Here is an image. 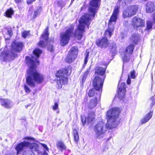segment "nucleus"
<instances>
[{
  "instance_id": "1",
  "label": "nucleus",
  "mask_w": 155,
  "mask_h": 155,
  "mask_svg": "<svg viewBox=\"0 0 155 155\" xmlns=\"http://www.w3.org/2000/svg\"><path fill=\"white\" fill-rule=\"evenodd\" d=\"M33 54L35 58L31 56L30 57L26 56V60L27 63L29 65L30 68L27 70L28 76L26 78V82L30 87H34L35 86V81L38 83H41L44 80L43 76L39 73L36 70L35 63L39 64V61L38 58L42 51L38 49H35L33 51Z\"/></svg>"
},
{
  "instance_id": "2",
  "label": "nucleus",
  "mask_w": 155,
  "mask_h": 155,
  "mask_svg": "<svg viewBox=\"0 0 155 155\" xmlns=\"http://www.w3.org/2000/svg\"><path fill=\"white\" fill-rule=\"evenodd\" d=\"M101 0H91L90 2V7L89 8V14L83 15L79 20V24L77 27V29L74 34L75 37L78 40H80L84 31V28L87 26L88 28L91 20L94 18L98 8L100 4Z\"/></svg>"
},
{
  "instance_id": "3",
  "label": "nucleus",
  "mask_w": 155,
  "mask_h": 155,
  "mask_svg": "<svg viewBox=\"0 0 155 155\" xmlns=\"http://www.w3.org/2000/svg\"><path fill=\"white\" fill-rule=\"evenodd\" d=\"M23 44L20 42H14L12 44L11 50L6 51L7 46L5 48V51L2 53V58L4 61L13 60L17 56L16 52H19L21 51Z\"/></svg>"
},
{
  "instance_id": "4",
  "label": "nucleus",
  "mask_w": 155,
  "mask_h": 155,
  "mask_svg": "<svg viewBox=\"0 0 155 155\" xmlns=\"http://www.w3.org/2000/svg\"><path fill=\"white\" fill-rule=\"evenodd\" d=\"M106 70V68L97 67L95 68V73L101 76V77L96 76L93 81V85L96 91H97L98 96L99 98L102 92L103 82L105 76L104 75Z\"/></svg>"
},
{
  "instance_id": "5",
  "label": "nucleus",
  "mask_w": 155,
  "mask_h": 155,
  "mask_svg": "<svg viewBox=\"0 0 155 155\" xmlns=\"http://www.w3.org/2000/svg\"><path fill=\"white\" fill-rule=\"evenodd\" d=\"M71 67L68 66L64 68L59 70L57 71L56 74L57 77V83L58 89H61L62 85L67 83L68 81V77L71 73Z\"/></svg>"
},
{
  "instance_id": "6",
  "label": "nucleus",
  "mask_w": 155,
  "mask_h": 155,
  "mask_svg": "<svg viewBox=\"0 0 155 155\" xmlns=\"http://www.w3.org/2000/svg\"><path fill=\"white\" fill-rule=\"evenodd\" d=\"M120 112V110L117 108H112L108 111L107 114V122L106 124V127L112 129L117 127V119Z\"/></svg>"
},
{
  "instance_id": "7",
  "label": "nucleus",
  "mask_w": 155,
  "mask_h": 155,
  "mask_svg": "<svg viewBox=\"0 0 155 155\" xmlns=\"http://www.w3.org/2000/svg\"><path fill=\"white\" fill-rule=\"evenodd\" d=\"M74 29L73 26H71L66 30L65 32L61 33L60 44L61 46H64L68 44L70 37L73 34Z\"/></svg>"
},
{
  "instance_id": "8",
  "label": "nucleus",
  "mask_w": 155,
  "mask_h": 155,
  "mask_svg": "<svg viewBox=\"0 0 155 155\" xmlns=\"http://www.w3.org/2000/svg\"><path fill=\"white\" fill-rule=\"evenodd\" d=\"M28 147L31 151H37L38 150V146L35 143H30L28 142L24 141L19 144L16 147V149L17 153L18 154L19 152L24 149L25 147Z\"/></svg>"
},
{
  "instance_id": "9",
  "label": "nucleus",
  "mask_w": 155,
  "mask_h": 155,
  "mask_svg": "<svg viewBox=\"0 0 155 155\" xmlns=\"http://www.w3.org/2000/svg\"><path fill=\"white\" fill-rule=\"evenodd\" d=\"M106 130L104 123L102 122H99L94 127V131L96 136L99 138L102 137Z\"/></svg>"
},
{
  "instance_id": "10",
  "label": "nucleus",
  "mask_w": 155,
  "mask_h": 155,
  "mask_svg": "<svg viewBox=\"0 0 155 155\" xmlns=\"http://www.w3.org/2000/svg\"><path fill=\"white\" fill-rule=\"evenodd\" d=\"M78 53L77 47H72L66 58V61L69 63L73 61L77 57Z\"/></svg>"
},
{
  "instance_id": "11",
  "label": "nucleus",
  "mask_w": 155,
  "mask_h": 155,
  "mask_svg": "<svg viewBox=\"0 0 155 155\" xmlns=\"http://www.w3.org/2000/svg\"><path fill=\"white\" fill-rule=\"evenodd\" d=\"M138 9L137 5L131 6L128 7L123 12L124 18L131 17L135 15Z\"/></svg>"
},
{
  "instance_id": "12",
  "label": "nucleus",
  "mask_w": 155,
  "mask_h": 155,
  "mask_svg": "<svg viewBox=\"0 0 155 155\" xmlns=\"http://www.w3.org/2000/svg\"><path fill=\"white\" fill-rule=\"evenodd\" d=\"M134 48V45H130L126 48L124 57L122 58L124 64L125 62H127L129 61L130 55L132 54Z\"/></svg>"
},
{
  "instance_id": "13",
  "label": "nucleus",
  "mask_w": 155,
  "mask_h": 155,
  "mask_svg": "<svg viewBox=\"0 0 155 155\" xmlns=\"http://www.w3.org/2000/svg\"><path fill=\"white\" fill-rule=\"evenodd\" d=\"M119 8L118 6L115 7L112 15L108 23V26L109 27H111L112 26L114 27V25L115 24L117 19V15L119 13Z\"/></svg>"
},
{
  "instance_id": "14",
  "label": "nucleus",
  "mask_w": 155,
  "mask_h": 155,
  "mask_svg": "<svg viewBox=\"0 0 155 155\" xmlns=\"http://www.w3.org/2000/svg\"><path fill=\"white\" fill-rule=\"evenodd\" d=\"M132 25L134 28H137L138 27L143 26L144 21L140 18L135 16L133 19Z\"/></svg>"
},
{
  "instance_id": "15",
  "label": "nucleus",
  "mask_w": 155,
  "mask_h": 155,
  "mask_svg": "<svg viewBox=\"0 0 155 155\" xmlns=\"http://www.w3.org/2000/svg\"><path fill=\"white\" fill-rule=\"evenodd\" d=\"M81 121L83 125H84L86 122L88 123H91L94 119V112H91L89 113L88 115L84 119L82 117H81Z\"/></svg>"
},
{
  "instance_id": "16",
  "label": "nucleus",
  "mask_w": 155,
  "mask_h": 155,
  "mask_svg": "<svg viewBox=\"0 0 155 155\" xmlns=\"http://www.w3.org/2000/svg\"><path fill=\"white\" fill-rule=\"evenodd\" d=\"M153 115V112L150 111L149 113L145 114L143 117L141 119L140 124L141 125L147 122L152 117Z\"/></svg>"
},
{
  "instance_id": "17",
  "label": "nucleus",
  "mask_w": 155,
  "mask_h": 155,
  "mask_svg": "<svg viewBox=\"0 0 155 155\" xmlns=\"http://www.w3.org/2000/svg\"><path fill=\"white\" fill-rule=\"evenodd\" d=\"M146 11L147 13H150L153 12L155 10V7L153 3L148 2L145 5Z\"/></svg>"
},
{
  "instance_id": "18",
  "label": "nucleus",
  "mask_w": 155,
  "mask_h": 155,
  "mask_svg": "<svg viewBox=\"0 0 155 155\" xmlns=\"http://www.w3.org/2000/svg\"><path fill=\"white\" fill-rule=\"evenodd\" d=\"M107 39L105 38H103L101 40H98L96 41L97 45L102 48L106 47L108 45Z\"/></svg>"
},
{
  "instance_id": "19",
  "label": "nucleus",
  "mask_w": 155,
  "mask_h": 155,
  "mask_svg": "<svg viewBox=\"0 0 155 155\" xmlns=\"http://www.w3.org/2000/svg\"><path fill=\"white\" fill-rule=\"evenodd\" d=\"M0 103L2 106L6 108H9L12 106L11 101L8 99H1Z\"/></svg>"
},
{
  "instance_id": "20",
  "label": "nucleus",
  "mask_w": 155,
  "mask_h": 155,
  "mask_svg": "<svg viewBox=\"0 0 155 155\" xmlns=\"http://www.w3.org/2000/svg\"><path fill=\"white\" fill-rule=\"evenodd\" d=\"M140 38L139 34L137 33L133 34L130 37V41L133 43L136 44L137 43Z\"/></svg>"
},
{
  "instance_id": "21",
  "label": "nucleus",
  "mask_w": 155,
  "mask_h": 155,
  "mask_svg": "<svg viewBox=\"0 0 155 155\" xmlns=\"http://www.w3.org/2000/svg\"><path fill=\"white\" fill-rule=\"evenodd\" d=\"M91 66H90L83 73V74L81 76V80L82 84L85 81L86 79L88 76L91 69Z\"/></svg>"
},
{
  "instance_id": "22",
  "label": "nucleus",
  "mask_w": 155,
  "mask_h": 155,
  "mask_svg": "<svg viewBox=\"0 0 155 155\" xmlns=\"http://www.w3.org/2000/svg\"><path fill=\"white\" fill-rule=\"evenodd\" d=\"M114 27L112 26L109 27L108 26V29L105 32V37L106 38L110 37L112 35V33L114 31Z\"/></svg>"
},
{
  "instance_id": "23",
  "label": "nucleus",
  "mask_w": 155,
  "mask_h": 155,
  "mask_svg": "<svg viewBox=\"0 0 155 155\" xmlns=\"http://www.w3.org/2000/svg\"><path fill=\"white\" fill-rule=\"evenodd\" d=\"M98 99L97 97L94 98L91 100L88 104V107L90 108H93L95 107L97 103Z\"/></svg>"
},
{
  "instance_id": "24",
  "label": "nucleus",
  "mask_w": 155,
  "mask_h": 155,
  "mask_svg": "<svg viewBox=\"0 0 155 155\" xmlns=\"http://www.w3.org/2000/svg\"><path fill=\"white\" fill-rule=\"evenodd\" d=\"M57 148L59 150L62 151L63 150H65L66 148V147L61 141L58 142L57 144Z\"/></svg>"
},
{
  "instance_id": "25",
  "label": "nucleus",
  "mask_w": 155,
  "mask_h": 155,
  "mask_svg": "<svg viewBox=\"0 0 155 155\" xmlns=\"http://www.w3.org/2000/svg\"><path fill=\"white\" fill-rule=\"evenodd\" d=\"M14 14V11L11 8L8 9L4 13V15L8 18H11L12 16Z\"/></svg>"
},
{
  "instance_id": "26",
  "label": "nucleus",
  "mask_w": 155,
  "mask_h": 155,
  "mask_svg": "<svg viewBox=\"0 0 155 155\" xmlns=\"http://www.w3.org/2000/svg\"><path fill=\"white\" fill-rule=\"evenodd\" d=\"M41 10V7H38L35 10L34 12V14L32 16L33 18H35L36 17L39 15Z\"/></svg>"
},
{
  "instance_id": "27",
  "label": "nucleus",
  "mask_w": 155,
  "mask_h": 155,
  "mask_svg": "<svg viewBox=\"0 0 155 155\" xmlns=\"http://www.w3.org/2000/svg\"><path fill=\"white\" fill-rule=\"evenodd\" d=\"M48 28L47 27L45 29L44 32L43 33V34L41 36L43 38L45 41H46L48 38Z\"/></svg>"
},
{
  "instance_id": "28",
  "label": "nucleus",
  "mask_w": 155,
  "mask_h": 155,
  "mask_svg": "<svg viewBox=\"0 0 155 155\" xmlns=\"http://www.w3.org/2000/svg\"><path fill=\"white\" fill-rule=\"evenodd\" d=\"M73 135L74 141L77 142L79 140V136L77 130L75 129H73Z\"/></svg>"
},
{
  "instance_id": "29",
  "label": "nucleus",
  "mask_w": 155,
  "mask_h": 155,
  "mask_svg": "<svg viewBox=\"0 0 155 155\" xmlns=\"http://www.w3.org/2000/svg\"><path fill=\"white\" fill-rule=\"evenodd\" d=\"M125 91L124 90L119 91H118V97L119 99H122L125 95Z\"/></svg>"
},
{
  "instance_id": "30",
  "label": "nucleus",
  "mask_w": 155,
  "mask_h": 155,
  "mask_svg": "<svg viewBox=\"0 0 155 155\" xmlns=\"http://www.w3.org/2000/svg\"><path fill=\"white\" fill-rule=\"evenodd\" d=\"M125 84L124 83H122L120 84L119 83L118 85V87H119V90H124L125 91Z\"/></svg>"
},
{
  "instance_id": "31",
  "label": "nucleus",
  "mask_w": 155,
  "mask_h": 155,
  "mask_svg": "<svg viewBox=\"0 0 155 155\" xmlns=\"http://www.w3.org/2000/svg\"><path fill=\"white\" fill-rule=\"evenodd\" d=\"M4 31L5 32L7 33V34L9 35L10 37H11L12 35V32L11 28H6L4 29Z\"/></svg>"
},
{
  "instance_id": "32",
  "label": "nucleus",
  "mask_w": 155,
  "mask_h": 155,
  "mask_svg": "<svg viewBox=\"0 0 155 155\" xmlns=\"http://www.w3.org/2000/svg\"><path fill=\"white\" fill-rule=\"evenodd\" d=\"M30 35L29 31H24L22 33V36L24 38H25Z\"/></svg>"
},
{
  "instance_id": "33",
  "label": "nucleus",
  "mask_w": 155,
  "mask_h": 155,
  "mask_svg": "<svg viewBox=\"0 0 155 155\" xmlns=\"http://www.w3.org/2000/svg\"><path fill=\"white\" fill-rule=\"evenodd\" d=\"M89 52L87 51L85 54V58L84 59V64L83 65L84 67V66L86 65L88 61L87 58L89 56Z\"/></svg>"
},
{
  "instance_id": "34",
  "label": "nucleus",
  "mask_w": 155,
  "mask_h": 155,
  "mask_svg": "<svg viewBox=\"0 0 155 155\" xmlns=\"http://www.w3.org/2000/svg\"><path fill=\"white\" fill-rule=\"evenodd\" d=\"M152 27V22L151 21H147V29L149 30Z\"/></svg>"
},
{
  "instance_id": "35",
  "label": "nucleus",
  "mask_w": 155,
  "mask_h": 155,
  "mask_svg": "<svg viewBox=\"0 0 155 155\" xmlns=\"http://www.w3.org/2000/svg\"><path fill=\"white\" fill-rule=\"evenodd\" d=\"M94 89H92L90 90L88 93V95L90 97H91L94 96Z\"/></svg>"
},
{
  "instance_id": "36",
  "label": "nucleus",
  "mask_w": 155,
  "mask_h": 155,
  "mask_svg": "<svg viewBox=\"0 0 155 155\" xmlns=\"http://www.w3.org/2000/svg\"><path fill=\"white\" fill-rule=\"evenodd\" d=\"M24 89L25 92L28 93H29L31 90L26 85H24Z\"/></svg>"
},
{
  "instance_id": "37",
  "label": "nucleus",
  "mask_w": 155,
  "mask_h": 155,
  "mask_svg": "<svg viewBox=\"0 0 155 155\" xmlns=\"http://www.w3.org/2000/svg\"><path fill=\"white\" fill-rule=\"evenodd\" d=\"M130 77L132 79H135L136 78V76L135 75V72L134 71H132L130 73Z\"/></svg>"
},
{
  "instance_id": "38",
  "label": "nucleus",
  "mask_w": 155,
  "mask_h": 155,
  "mask_svg": "<svg viewBox=\"0 0 155 155\" xmlns=\"http://www.w3.org/2000/svg\"><path fill=\"white\" fill-rule=\"evenodd\" d=\"M112 44V49L111 50L112 52L114 53L116 51V45L114 43H113Z\"/></svg>"
},
{
  "instance_id": "39",
  "label": "nucleus",
  "mask_w": 155,
  "mask_h": 155,
  "mask_svg": "<svg viewBox=\"0 0 155 155\" xmlns=\"http://www.w3.org/2000/svg\"><path fill=\"white\" fill-rule=\"evenodd\" d=\"M38 45L41 47H44L45 46L44 41H43L40 40L38 44Z\"/></svg>"
},
{
  "instance_id": "40",
  "label": "nucleus",
  "mask_w": 155,
  "mask_h": 155,
  "mask_svg": "<svg viewBox=\"0 0 155 155\" xmlns=\"http://www.w3.org/2000/svg\"><path fill=\"white\" fill-rule=\"evenodd\" d=\"M58 105L57 103H55L54 105L52 106L53 109L56 110L58 108Z\"/></svg>"
},
{
  "instance_id": "41",
  "label": "nucleus",
  "mask_w": 155,
  "mask_h": 155,
  "mask_svg": "<svg viewBox=\"0 0 155 155\" xmlns=\"http://www.w3.org/2000/svg\"><path fill=\"white\" fill-rule=\"evenodd\" d=\"M127 83L128 84H130L131 83V80L130 78L129 75H128V78L127 80Z\"/></svg>"
},
{
  "instance_id": "42",
  "label": "nucleus",
  "mask_w": 155,
  "mask_h": 155,
  "mask_svg": "<svg viewBox=\"0 0 155 155\" xmlns=\"http://www.w3.org/2000/svg\"><path fill=\"white\" fill-rule=\"evenodd\" d=\"M58 4L59 5H60V6L61 7H64L65 5V4H64V3L63 4H62V2H58Z\"/></svg>"
},
{
  "instance_id": "43",
  "label": "nucleus",
  "mask_w": 155,
  "mask_h": 155,
  "mask_svg": "<svg viewBox=\"0 0 155 155\" xmlns=\"http://www.w3.org/2000/svg\"><path fill=\"white\" fill-rule=\"evenodd\" d=\"M42 146L47 150H48V147L45 144H41Z\"/></svg>"
},
{
  "instance_id": "44",
  "label": "nucleus",
  "mask_w": 155,
  "mask_h": 155,
  "mask_svg": "<svg viewBox=\"0 0 155 155\" xmlns=\"http://www.w3.org/2000/svg\"><path fill=\"white\" fill-rule=\"evenodd\" d=\"M35 0H27V3L28 4H30L34 2Z\"/></svg>"
},
{
  "instance_id": "45",
  "label": "nucleus",
  "mask_w": 155,
  "mask_h": 155,
  "mask_svg": "<svg viewBox=\"0 0 155 155\" xmlns=\"http://www.w3.org/2000/svg\"><path fill=\"white\" fill-rule=\"evenodd\" d=\"M15 2L16 3H18L20 2H21L22 0H14Z\"/></svg>"
},
{
  "instance_id": "46",
  "label": "nucleus",
  "mask_w": 155,
  "mask_h": 155,
  "mask_svg": "<svg viewBox=\"0 0 155 155\" xmlns=\"http://www.w3.org/2000/svg\"><path fill=\"white\" fill-rule=\"evenodd\" d=\"M24 139H27V140H30V139H31V138H30L29 137H25L24 138Z\"/></svg>"
},
{
  "instance_id": "47",
  "label": "nucleus",
  "mask_w": 155,
  "mask_h": 155,
  "mask_svg": "<svg viewBox=\"0 0 155 155\" xmlns=\"http://www.w3.org/2000/svg\"><path fill=\"white\" fill-rule=\"evenodd\" d=\"M153 21L154 23H155V14L153 15Z\"/></svg>"
},
{
  "instance_id": "48",
  "label": "nucleus",
  "mask_w": 155,
  "mask_h": 155,
  "mask_svg": "<svg viewBox=\"0 0 155 155\" xmlns=\"http://www.w3.org/2000/svg\"><path fill=\"white\" fill-rule=\"evenodd\" d=\"M30 104H28L27 105H25V107L26 108H27L28 106H30Z\"/></svg>"
},
{
  "instance_id": "49",
  "label": "nucleus",
  "mask_w": 155,
  "mask_h": 155,
  "mask_svg": "<svg viewBox=\"0 0 155 155\" xmlns=\"http://www.w3.org/2000/svg\"><path fill=\"white\" fill-rule=\"evenodd\" d=\"M74 0H71V3H72Z\"/></svg>"
},
{
  "instance_id": "50",
  "label": "nucleus",
  "mask_w": 155,
  "mask_h": 155,
  "mask_svg": "<svg viewBox=\"0 0 155 155\" xmlns=\"http://www.w3.org/2000/svg\"><path fill=\"white\" fill-rule=\"evenodd\" d=\"M44 155H48L47 153H45Z\"/></svg>"
},
{
  "instance_id": "51",
  "label": "nucleus",
  "mask_w": 155,
  "mask_h": 155,
  "mask_svg": "<svg viewBox=\"0 0 155 155\" xmlns=\"http://www.w3.org/2000/svg\"><path fill=\"white\" fill-rule=\"evenodd\" d=\"M85 99H86V100H87V97H85Z\"/></svg>"
},
{
  "instance_id": "52",
  "label": "nucleus",
  "mask_w": 155,
  "mask_h": 155,
  "mask_svg": "<svg viewBox=\"0 0 155 155\" xmlns=\"http://www.w3.org/2000/svg\"><path fill=\"white\" fill-rule=\"evenodd\" d=\"M50 51H52V49H51V50H50Z\"/></svg>"
}]
</instances>
